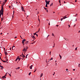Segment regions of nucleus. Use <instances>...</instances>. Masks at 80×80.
I'll return each instance as SVG.
<instances>
[{
  "mask_svg": "<svg viewBox=\"0 0 80 80\" xmlns=\"http://www.w3.org/2000/svg\"><path fill=\"white\" fill-rule=\"evenodd\" d=\"M0 17L1 18V16H2H2H3V7L2 6L1 9V10L0 11Z\"/></svg>",
  "mask_w": 80,
  "mask_h": 80,
  "instance_id": "f257e3e1",
  "label": "nucleus"
},
{
  "mask_svg": "<svg viewBox=\"0 0 80 80\" xmlns=\"http://www.w3.org/2000/svg\"><path fill=\"white\" fill-rule=\"evenodd\" d=\"M21 9L22 11V12H25V10H24V8L22 7H21Z\"/></svg>",
  "mask_w": 80,
  "mask_h": 80,
  "instance_id": "f03ea898",
  "label": "nucleus"
},
{
  "mask_svg": "<svg viewBox=\"0 0 80 80\" xmlns=\"http://www.w3.org/2000/svg\"><path fill=\"white\" fill-rule=\"evenodd\" d=\"M7 49H6V52L5 51V52H4L6 56L7 55H8V53L7 52Z\"/></svg>",
  "mask_w": 80,
  "mask_h": 80,
  "instance_id": "7ed1b4c3",
  "label": "nucleus"
},
{
  "mask_svg": "<svg viewBox=\"0 0 80 80\" xmlns=\"http://www.w3.org/2000/svg\"><path fill=\"white\" fill-rule=\"evenodd\" d=\"M32 67H33V65H32L31 66H30L29 68L30 69L32 70Z\"/></svg>",
  "mask_w": 80,
  "mask_h": 80,
  "instance_id": "20e7f679",
  "label": "nucleus"
},
{
  "mask_svg": "<svg viewBox=\"0 0 80 80\" xmlns=\"http://www.w3.org/2000/svg\"><path fill=\"white\" fill-rule=\"evenodd\" d=\"M40 30V28L39 29V30L38 32H36L34 33V35H35L37 34V33H38V32H39V31Z\"/></svg>",
  "mask_w": 80,
  "mask_h": 80,
  "instance_id": "39448f33",
  "label": "nucleus"
},
{
  "mask_svg": "<svg viewBox=\"0 0 80 80\" xmlns=\"http://www.w3.org/2000/svg\"><path fill=\"white\" fill-rule=\"evenodd\" d=\"M18 58H19V56H18L17 57V58H16V59L15 60L16 62H17V60L18 59Z\"/></svg>",
  "mask_w": 80,
  "mask_h": 80,
  "instance_id": "423d86ee",
  "label": "nucleus"
},
{
  "mask_svg": "<svg viewBox=\"0 0 80 80\" xmlns=\"http://www.w3.org/2000/svg\"><path fill=\"white\" fill-rule=\"evenodd\" d=\"M44 8L45 9V10H46V11L48 12V10L47 9V8H45L44 7Z\"/></svg>",
  "mask_w": 80,
  "mask_h": 80,
  "instance_id": "0eeeda50",
  "label": "nucleus"
},
{
  "mask_svg": "<svg viewBox=\"0 0 80 80\" xmlns=\"http://www.w3.org/2000/svg\"><path fill=\"white\" fill-rule=\"evenodd\" d=\"M0 67L1 68V69L2 70V69H3V66H0Z\"/></svg>",
  "mask_w": 80,
  "mask_h": 80,
  "instance_id": "6e6552de",
  "label": "nucleus"
},
{
  "mask_svg": "<svg viewBox=\"0 0 80 80\" xmlns=\"http://www.w3.org/2000/svg\"><path fill=\"white\" fill-rule=\"evenodd\" d=\"M50 1H49L48 2H47L46 3V4H47V5H49V3H50Z\"/></svg>",
  "mask_w": 80,
  "mask_h": 80,
  "instance_id": "1a4fd4ad",
  "label": "nucleus"
},
{
  "mask_svg": "<svg viewBox=\"0 0 80 80\" xmlns=\"http://www.w3.org/2000/svg\"><path fill=\"white\" fill-rule=\"evenodd\" d=\"M32 37L34 39V40H35V37H34V36H32Z\"/></svg>",
  "mask_w": 80,
  "mask_h": 80,
  "instance_id": "9d476101",
  "label": "nucleus"
},
{
  "mask_svg": "<svg viewBox=\"0 0 80 80\" xmlns=\"http://www.w3.org/2000/svg\"><path fill=\"white\" fill-rule=\"evenodd\" d=\"M26 49V48L24 47V48L22 49V51H24Z\"/></svg>",
  "mask_w": 80,
  "mask_h": 80,
  "instance_id": "9b49d317",
  "label": "nucleus"
},
{
  "mask_svg": "<svg viewBox=\"0 0 80 80\" xmlns=\"http://www.w3.org/2000/svg\"><path fill=\"white\" fill-rule=\"evenodd\" d=\"M28 43V41H26V42L25 43L26 44V45H27V43Z\"/></svg>",
  "mask_w": 80,
  "mask_h": 80,
  "instance_id": "f8f14e48",
  "label": "nucleus"
},
{
  "mask_svg": "<svg viewBox=\"0 0 80 80\" xmlns=\"http://www.w3.org/2000/svg\"><path fill=\"white\" fill-rule=\"evenodd\" d=\"M42 76H43V73H42L40 75V77H42Z\"/></svg>",
  "mask_w": 80,
  "mask_h": 80,
  "instance_id": "ddd939ff",
  "label": "nucleus"
},
{
  "mask_svg": "<svg viewBox=\"0 0 80 80\" xmlns=\"http://www.w3.org/2000/svg\"><path fill=\"white\" fill-rule=\"evenodd\" d=\"M2 62H4V63H5L6 62H7V61H3V60H2Z\"/></svg>",
  "mask_w": 80,
  "mask_h": 80,
  "instance_id": "4468645a",
  "label": "nucleus"
},
{
  "mask_svg": "<svg viewBox=\"0 0 80 80\" xmlns=\"http://www.w3.org/2000/svg\"><path fill=\"white\" fill-rule=\"evenodd\" d=\"M14 11H13V15H12V18H13V15H14Z\"/></svg>",
  "mask_w": 80,
  "mask_h": 80,
  "instance_id": "2eb2a0df",
  "label": "nucleus"
},
{
  "mask_svg": "<svg viewBox=\"0 0 80 80\" xmlns=\"http://www.w3.org/2000/svg\"><path fill=\"white\" fill-rule=\"evenodd\" d=\"M59 57L60 58V59H62V56L60 55L59 54Z\"/></svg>",
  "mask_w": 80,
  "mask_h": 80,
  "instance_id": "dca6fc26",
  "label": "nucleus"
},
{
  "mask_svg": "<svg viewBox=\"0 0 80 80\" xmlns=\"http://www.w3.org/2000/svg\"><path fill=\"white\" fill-rule=\"evenodd\" d=\"M2 78H6V77H5V76H4L2 77Z\"/></svg>",
  "mask_w": 80,
  "mask_h": 80,
  "instance_id": "f3484780",
  "label": "nucleus"
},
{
  "mask_svg": "<svg viewBox=\"0 0 80 80\" xmlns=\"http://www.w3.org/2000/svg\"><path fill=\"white\" fill-rule=\"evenodd\" d=\"M16 70H17V69H20V67H18L17 68H16Z\"/></svg>",
  "mask_w": 80,
  "mask_h": 80,
  "instance_id": "a211bd4d",
  "label": "nucleus"
},
{
  "mask_svg": "<svg viewBox=\"0 0 80 80\" xmlns=\"http://www.w3.org/2000/svg\"><path fill=\"white\" fill-rule=\"evenodd\" d=\"M22 56L23 58V57H24V58H25V56L24 55H23Z\"/></svg>",
  "mask_w": 80,
  "mask_h": 80,
  "instance_id": "6ab92c4d",
  "label": "nucleus"
},
{
  "mask_svg": "<svg viewBox=\"0 0 80 80\" xmlns=\"http://www.w3.org/2000/svg\"><path fill=\"white\" fill-rule=\"evenodd\" d=\"M5 4V2H3V5L2 6H2L3 7V5H4Z\"/></svg>",
  "mask_w": 80,
  "mask_h": 80,
  "instance_id": "aec40b11",
  "label": "nucleus"
},
{
  "mask_svg": "<svg viewBox=\"0 0 80 80\" xmlns=\"http://www.w3.org/2000/svg\"><path fill=\"white\" fill-rule=\"evenodd\" d=\"M53 60V58H52L50 59H49V60Z\"/></svg>",
  "mask_w": 80,
  "mask_h": 80,
  "instance_id": "412c9836",
  "label": "nucleus"
},
{
  "mask_svg": "<svg viewBox=\"0 0 80 80\" xmlns=\"http://www.w3.org/2000/svg\"><path fill=\"white\" fill-rule=\"evenodd\" d=\"M52 35L53 37H55V35H54V34L53 33H52Z\"/></svg>",
  "mask_w": 80,
  "mask_h": 80,
  "instance_id": "4be33fe9",
  "label": "nucleus"
},
{
  "mask_svg": "<svg viewBox=\"0 0 80 80\" xmlns=\"http://www.w3.org/2000/svg\"><path fill=\"white\" fill-rule=\"evenodd\" d=\"M62 18L63 19H65V16H64V17H63V18Z\"/></svg>",
  "mask_w": 80,
  "mask_h": 80,
  "instance_id": "5701e85b",
  "label": "nucleus"
},
{
  "mask_svg": "<svg viewBox=\"0 0 80 80\" xmlns=\"http://www.w3.org/2000/svg\"><path fill=\"white\" fill-rule=\"evenodd\" d=\"M22 43H23V44L24 43V41L22 40Z\"/></svg>",
  "mask_w": 80,
  "mask_h": 80,
  "instance_id": "b1692460",
  "label": "nucleus"
},
{
  "mask_svg": "<svg viewBox=\"0 0 80 80\" xmlns=\"http://www.w3.org/2000/svg\"><path fill=\"white\" fill-rule=\"evenodd\" d=\"M37 70V68H36L35 70V71L34 72V73H35V72H36V71Z\"/></svg>",
  "mask_w": 80,
  "mask_h": 80,
  "instance_id": "393cba45",
  "label": "nucleus"
},
{
  "mask_svg": "<svg viewBox=\"0 0 80 80\" xmlns=\"http://www.w3.org/2000/svg\"><path fill=\"white\" fill-rule=\"evenodd\" d=\"M28 54L26 55V58H27V56H28Z\"/></svg>",
  "mask_w": 80,
  "mask_h": 80,
  "instance_id": "a878e982",
  "label": "nucleus"
},
{
  "mask_svg": "<svg viewBox=\"0 0 80 80\" xmlns=\"http://www.w3.org/2000/svg\"><path fill=\"white\" fill-rule=\"evenodd\" d=\"M77 48H78L77 47L75 48V50H77Z\"/></svg>",
  "mask_w": 80,
  "mask_h": 80,
  "instance_id": "bb28decb",
  "label": "nucleus"
},
{
  "mask_svg": "<svg viewBox=\"0 0 80 80\" xmlns=\"http://www.w3.org/2000/svg\"><path fill=\"white\" fill-rule=\"evenodd\" d=\"M23 40L24 41V42H26V39H24Z\"/></svg>",
  "mask_w": 80,
  "mask_h": 80,
  "instance_id": "cd10ccee",
  "label": "nucleus"
},
{
  "mask_svg": "<svg viewBox=\"0 0 80 80\" xmlns=\"http://www.w3.org/2000/svg\"><path fill=\"white\" fill-rule=\"evenodd\" d=\"M18 59H19V61H20V60L21 59V58H19Z\"/></svg>",
  "mask_w": 80,
  "mask_h": 80,
  "instance_id": "c85d7f7f",
  "label": "nucleus"
},
{
  "mask_svg": "<svg viewBox=\"0 0 80 80\" xmlns=\"http://www.w3.org/2000/svg\"><path fill=\"white\" fill-rule=\"evenodd\" d=\"M45 7H48V6H47V4H46Z\"/></svg>",
  "mask_w": 80,
  "mask_h": 80,
  "instance_id": "c756f323",
  "label": "nucleus"
},
{
  "mask_svg": "<svg viewBox=\"0 0 80 80\" xmlns=\"http://www.w3.org/2000/svg\"><path fill=\"white\" fill-rule=\"evenodd\" d=\"M63 18H61V21H62V20H63Z\"/></svg>",
  "mask_w": 80,
  "mask_h": 80,
  "instance_id": "7c9ffc66",
  "label": "nucleus"
},
{
  "mask_svg": "<svg viewBox=\"0 0 80 80\" xmlns=\"http://www.w3.org/2000/svg\"><path fill=\"white\" fill-rule=\"evenodd\" d=\"M51 5H52V6L53 5V3H52L50 5V7H51Z\"/></svg>",
  "mask_w": 80,
  "mask_h": 80,
  "instance_id": "2f4dec72",
  "label": "nucleus"
},
{
  "mask_svg": "<svg viewBox=\"0 0 80 80\" xmlns=\"http://www.w3.org/2000/svg\"><path fill=\"white\" fill-rule=\"evenodd\" d=\"M7 73H8V74H8V73L7 72V73H6V74L5 75V76H7Z\"/></svg>",
  "mask_w": 80,
  "mask_h": 80,
  "instance_id": "473e14b6",
  "label": "nucleus"
},
{
  "mask_svg": "<svg viewBox=\"0 0 80 80\" xmlns=\"http://www.w3.org/2000/svg\"><path fill=\"white\" fill-rule=\"evenodd\" d=\"M77 15H78V14H76V16H74V17H76V16H77Z\"/></svg>",
  "mask_w": 80,
  "mask_h": 80,
  "instance_id": "72a5a7b5",
  "label": "nucleus"
},
{
  "mask_svg": "<svg viewBox=\"0 0 80 80\" xmlns=\"http://www.w3.org/2000/svg\"><path fill=\"white\" fill-rule=\"evenodd\" d=\"M31 72H30L29 73V75L30 76V74H31Z\"/></svg>",
  "mask_w": 80,
  "mask_h": 80,
  "instance_id": "f704fd0d",
  "label": "nucleus"
},
{
  "mask_svg": "<svg viewBox=\"0 0 80 80\" xmlns=\"http://www.w3.org/2000/svg\"><path fill=\"white\" fill-rule=\"evenodd\" d=\"M27 49H26V50L24 51V52H27Z\"/></svg>",
  "mask_w": 80,
  "mask_h": 80,
  "instance_id": "c9c22d12",
  "label": "nucleus"
},
{
  "mask_svg": "<svg viewBox=\"0 0 80 80\" xmlns=\"http://www.w3.org/2000/svg\"><path fill=\"white\" fill-rule=\"evenodd\" d=\"M26 50H27V49L28 48V47H26Z\"/></svg>",
  "mask_w": 80,
  "mask_h": 80,
  "instance_id": "e433bc0d",
  "label": "nucleus"
},
{
  "mask_svg": "<svg viewBox=\"0 0 80 80\" xmlns=\"http://www.w3.org/2000/svg\"><path fill=\"white\" fill-rule=\"evenodd\" d=\"M13 47H15V46H13L12 48V49L13 50Z\"/></svg>",
  "mask_w": 80,
  "mask_h": 80,
  "instance_id": "4c0bfd02",
  "label": "nucleus"
},
{
  "mask_svg": "<svg viewBox=\"0 0 80 80\" xmlns=\"http://www.w3.org/2000/svg\"><path fill=\"white\" fill-rule=\"evenodd\" d=\"M66 16H67V15H66V16H65V18H68V17H66Z\"/></svg>",
  "mask_w": 80,
  "mask_h": 80,
  "instance_id": "58836bf2",
  "label": "nucleus"
},
{
  "mask_svg": "<svg viewBox=\"0 0 80 80\" xmlns=\"http://www.w3.org/2000/svg\"><path fill=\"white\" fill-rule=\"evenodd\" d=\"M0 59L2 61V58H1V57H0Z\"/></svg>",
  "mask_w": 80,
  "mask_h": 80,
  "instance_id": "ea45409f",
  "label": "nucleus"
},
{
  "mask_svg": "<svg viewBox=\"0 0 80 80\" xmlns=\"http://www.w3.org/2000/svg\"><path fill=\"white\" fill-rule=\"evenodd\" d=\"M51 52H50V53H50V55H51Z\"/></svg>",
  "mask_w": 80,
  "mask_h": 80,
  "instance_id": "a19ab883",
  "label": "nucleus"
},
{
  "mask_svg": "<svg viewBox=\"0 0 80 80\" xmlns=\"http://www.w3.org/2000/svg\"><path fill=\"white\" fill-rule=\"evenodd\" d=\"M4 52H5V48H4Z\"/></svg>",
  "mask_w": 80,
  "mask_h": 80,
  "instance_id": "79ce46f5",
  "label": "nucleus"
},
{
  "mask_svg": "<svg viewBox=\"0 0 80 80\" xmlns=\"http://www.w3.org/2000/svg\"><path fill=\"white\" fill-rule=\"evenodd\" d=\"M59 2L60 3V0H59Z\"/></svg>",
  "mask_w": 80,
  "mask_h": 80,
  "instance_id": "37998d69",
  "label": "nucleus"
},
{
  "mask_svg": "<svg viewBox=\"0 0 80 80\" xmlns=\"http://www.w3.org/2000/svg\"><path fill=\"white\" fill-rule=\"evenodd\" d=\"M46 63H47V59L46 60Z\"/></svg>",
  "mask_w": 80,
  "mask_h": 80,
  "instance_id": "c03bdc74",
  "label": "nucleus"
},
{
  "mask_svg": "<svg viewBox=\"0 0 80 80\" xmlns=\"http://www.w3.org/2000/svg\"><path fill=\"white\" fill-rule=\"evenodd\" d=\"M0 56H1V57L2 56V54H1V53H0Z\"/></svg>",
  "mask_w": 80,
  "mask_h": 80,
  "instance_id": "a18cd8bd",
  "label": "nucleus"
},
{
  "mask_svg": "<svg viewBox=\"0 0 80 80\" xmlns=\"http://www.w3.org/2000/svg\"><path fill=\"white\" fill-rule=\"evenodd\" d=\"M68 27L69 28V27H70V26L69 25H68Z\"/></svg>",
  "mask_w": 80,
  "mask_h": 80,
  "instance_id": "49530a36",
  "label": "nucleus"
},
{
  "mask_svg": "<svg viewBox=\"0 0 80 80\" xmlns=\"http://www.w3.org/2000/svg\"><path fill=\"white\" fill-rule=\"evenodd\" d=\"M38 21H39V22H40V19H39V18H38Z\"/></svg>",
  "mask_w": 80,
  "mask_h": 80,
  "instance_id": "de8ad7c7",
  "label": "nucleus"
},
{
  "mask_svg": "<svg viewBox=\"0 0 80 80\" xmlns=\"http://www.w3.org/2000/svg\"><path fill=\"white\" fill-rule=\"evenodd\" d=\"M17 38V36H16L15 37V38Z\"/></svg>",
  "mask_w": 80,
  "mask_h": 80,
  "instance_id": "09e8293b",
  "label": "nucleus"
},
{
  "mask_svg": "<svg viewBox=\"0 0 80 80\" xmlns=\"http://www.w3.org/2000/svg\"><path fill=\"white\" fill-rule=\"evenodd\" d=\"M78 67H80V64H78Z\"/></svg>",
  "mask_w": 80,
  "mask_h": 80,
  "instance_id": "8fccbe9b",
  "label": "nucleus"
},
{
  "mask_svg": "<svg viewBox=\"0 0 80 80\" xmlns=\"http://www.w3.org/2000/svg\"><path fill=\"white\" fill-rule=\"evenodd\" d=\"M73 71H75V69H73Z\"/></svg>",
  "mask_w": 80,
  "mask_h": 80,
  "instance_id": "3c124183",
  "label": "nucleus"
},
{
  "mask_svg": "<svg viewBox=\"0 0 80 80\" xmlns=\"http://www.w3.org/2000/svg\"><path fill=\"white\" fill-rule=\"evenodd\" d=\"M7 0H5V2H7Z\"/></svg>",
  "mask_w": 80,
  "mask_h": 80,
  "instance_id": "603ef678",
  "label": "nucleus"
},
{
  "mask_svg": "<svg viewBox=\"0 0 80 80\" xmlns=\"http://www.w3.org/2000/svg\"><path fill=\"white\" fill-rule=\"evenodd\" d=\"M76 21H77V18H76Z\"/></svg>",
  "mask_w": 80,
  "mask_h": 80,
  "instance_id": "864d4df0",
  "label": "nucleus"
},
{
  "mask_svg": "<svg viewBox=\"0 0 80 80\" xmlns=\"http://www.w3.org/2000/svg\"><path fill=\"white\" fill-rule=\"evenodd\" d=\"M75 25H76V24H75V25H74V27H75Z\"/></svg>",
  "mask_w": 80,
  "mask_h": 80,
  "instance_id": "5fc2aeb1",
  "label": "nucleus"
},
{
  "mask_svg": "<svg viewBox=\"0 0 80 80\" xmlns=\"http://www.w3.org/2000/svg\"><path fill=\"white\" fill-rule=\"evenodd\" d=\"M50 25V23H49L48 25Z\"/></svg>",
  "mask_w": 80,
  "mask_h": 80,
  "instance_id": "6e6d98bb",
  "label": "nucleus"
},
{
  "mask_svg": "<svg viewBox=\"0 0 80 80\" xmlns=\"http://www.w3.org/2000/svg\"><path fill=\"white\" fill-rule=\"evenodd\" d=\"M66 71H68V69H66Z\"/></svg>",
  "mask_w": 80,
  "mask_h": 80,
  "instance_id": "4d7b16f0",
  "label": "nucleus"
},
{
  "mask_svg": "<svg viewBox=\"0 0 80 80\" xmlns=\"http://www.w3.org/2000/svg\"><path fill=\"white\" fill-rule=\"evenodd\" d=\"M8 74L9 75L10 77H11V75H10V74Z\"/></svg>",
  "mask_w": 80,
  "mask_h": 80,
  "instance_id": "13d9d810",
  "label": "nucleus"
},
{
  "mask_svg": "<svg viewBox=\"0 0 80 80\" xmlns=\"http://www.w3.org/2000/svg\"><path fill=\"white\" fill-rule=\"evenodd\" d=\"M21 38H22V37H21V36H20Z\"/></svg>",
  "mask_w": 80,
  "mask_h": 80,
  "instance_id": "bf43d9fd",
  "label": "nucleus"
},
{
  "mask_svg": "<svg viewBox=\"0 0 80 80\" xmlns=\"http://www.w3.org/2000/svg\"><path fill=\"white\" fill-rule=\"evenodd\" d=\"M36 35L37 36V37H38V34H36Z\"/></svg>",
  "mask_w": 80,
  "mask_h": 80,
  "instance_id": "052dcab7",
  "label": "nucleus"
},
{
  "mask_svg": "<svg viewBox=\"0 0 80 80\" xmlns=\"http://www.w3.org/2000/svg\"><path fill=\"white\" fill-rule=\"evenodd\" d=\"M56 27H58V25H57Z\"/></svg>",
  "mask_w": 80,
  "mask_h": 80,
  "instance_id": "680f3d73",
  "label": "nucleus"
},
{
  "mask_svg": "<svg viewBox=\"0 0 80 80\" xmlns=\"http://www.w3.org/2000/svg\"><path fill=\"white\" fill-rule=\"evenodd\" d=\"M77 0H76L75 1V2H77Z\"/></svg>",
  "mask_w": 80,
  "mask_h": 80,
  "instance_id": "e2e57ef3",
  "label": "nucleus"
},
{
  "mask_svg": "<svg viewBox=\"0 0 80 80\" xmlns=\"http://www.w3.org/2000/svg\"><path fill=\"white\" fill-rule=\"evenodd\" d=\"M47 0H46V2L47 3Z\"/></svg>",
  "mask_w": 80,
  "mask_h": 80,
  "instance_id": "0e129e2a",
  "label": "nucleus"
},
{
  "mask_svg": "<svg viewBox=\"0 0 80 80\" xmlns=\"http://www.w3.org/2000/svg\"><path fill=\"white\" fill-rule=\"evenodd\" d=\"M9 7L10 8V7H11L10 6H9Z\"/></svg>",
  "mask_w": 80,
  "mask_h": 80,
  "instance_id": "69168bd1",
  "label": "nucleus"
},
{
  "mask_svg": "<svg viewBox=\"0 0 80 80\" xmlns=\"http://www.w3.org/2000/svg\"><path fill=\"white\" fill-rule=\"evenodd\" d=\"M72 47H74V45H72Z\"/></svg>",
  "mask_w": 80,
  "mask_h": 80,
  "instance_id": "338daca9",
  "label": "nucleus"
},
{
  "mask_svg": "<svg viewBox=\"0 0 80 80\" xmlns=\"http://www.w3.org/2000/svg\"><path fill=\"white\" fill-rule=\"evenodd\" d=\"M70 80H72V78H71V79Z\"/></svg>",
  "mask_w": 80,
  "mask_h": 80,
  "instance_id": "774afa93",
  "label": "nucleus"
}]
</instances>
